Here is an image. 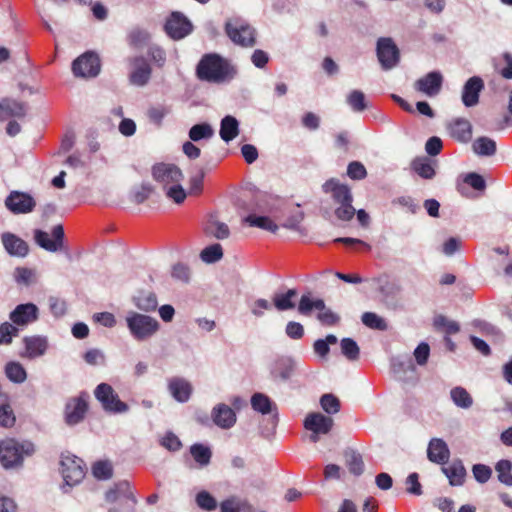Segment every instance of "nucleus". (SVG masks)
I'll return each mask as SVG.
<instances>
[{
	"label": "nucleus",
	"mask_w": 512,
	"mask_h": 512,
	"mask_svg": "<svg viewBox=\"0 0 512 512\" xmlns=\"http://www.w3.org/2000/svg\"><path fill=\"white\" fill-rule=\"evenodd\" d=\"M196 73L201 80L221 83L232 79L236 71L218 54H206L199 61Z\"/></svg>",
	"instance_id": "f257e3e1"
},
{
	"label": "nucleus",
	"mask_w": 512,
	"mask_h": 512,
	"mask_svg": "<svg viewBox=\"0 0 512 512\" xmlns=\"http://www.w3.org/2000/svg\"><path fill=\"white\" fill-rule=\"evenodd\" d=\"M10 322L0 324V345H9L18 336L19 329L15 326H25L38 319V308L33 303L20 304L10 313Z\"/></svg>",
	"instance_id": "f03ea898"
},
{
	"label": "nucleus",
	"mask_w": 512,
	"mask_h": 512,
	"mask_svg": "<svg viewBox=\"0 0 512 512\" xmlns=\"http://www.w3.org/2000/svg\"><path fill=\"white\" fill-rule=\"evenodd\" d=\"M35 445L29 440L5 438L0 441V463L5 469L22 466L25 457L33 455Z\"/></svg>",
	"instance_id": "7ed1b4c3"
},
{
	"label": "nucleus",
	"mask_w": 512,
	"mask_h": 512,
	"mask_svg": "<svg viewBox=\"0 0 512 512\" xmlns=\"http://www.w3.org/2000/svg\"><path fill=\"white\" fill-rule=\"evenodd\" d=\"M131 335L138 341L153 336L159 329L158 321L148 315L133 312L126 318Z\"/></svg>",
	"instance_id": "20e7f679"
},
{
	"label": "nucleus",
	"mask_w": 512,
	"mask_h": 512,
	"mask_svg": "<svg viewBox=\"0 0 512 512\" xmlns=\"http://www.w3.org/2000/svg\"><path fill=\"white\" fill-rule=\"evenodd\" d=\"M96 399L101 403L103 409L111 413L127 412L129 407L120 400L113 387L107 383L99 384L94 391Z\"/></svg>",
	"instance_id": "39448f33"
},
{
	"label": "nucleus",
	"mask_w": 512,
	"mask_h": 512,
	"mask_svg": "<svg viewBox=\"0 0 512 512\" xmlns=\"http://www.w3.org/2000/svg\"><path fill=\"white\" fill-rule=\"evenodd\" d=\"M304 428L311 432L309 440L316 443L320 435H327L334 426V420L330 416L320 412L308 413L303 422Z\"/></svg>",
	"instance_id": "423d86ee"
},
{
	"label": "nucleus",
	"mask_w": 512,
	"mask_h": 512,
	"mask_svg": "<svg viewBox=\"0 0 512 512\" xmlns=\"http://www.w3.org/2000/svg\"><path fill=\"white\" fill-rule=\"evenodd\" d=\"M225 32L231 41L242 47H252L256 43L255 30L248 24L230 21L225 24Z\"/></svg>",
	"instance_id": "0eeeda50"
},
{
	"label": "nucleus",
	"mask_w": 512,
	"mask_h": 512,
	"mask_svg": "<svg viewBox=\"0 0 512 512\" xmlns=\"http://www.w3.org/2000/svg\"><path fill=\"white\" fill-rule=\"evenodd\" d=\"M85 465L75 455H66L61 460V473L67 485L78 484L85 476Z\"/></svg>",
	"instance_id": "6e6552de"
},
{
	"label": "nucleus",
	"mask_w": 512,
	"mask_h": 512,
	"mask_svg": "<svg viewBox=\"0 0 512 512\" xmlns=\"http://www.w3.org/2000/svg\"><path fill=\"white\" fill-rule=\"evenodd\" d=\"M64 236V228L61 224L55 225L52 228V238L43 230L37 229L34 232L35 242L48 252L61 250L63 248Z\"/></svg>",
	"instance_id": "1a4fd4ad"
},
{
	"label": "nucleus",
	"mask_w": 512,
	"mask_h": 512,
	"mask_svg": "<svg viewBox=\"0 0 512 512\" xmlns=\"http://www.w3.org/2000/svg\"><path fill=\"white\" fill-rule=\"evenodd\" d=\"M72 71L77 77H95L100 72V59L93 52H86L72 63Z\"/></svg>",
	"instance_id": "9d476101"
},
{
	"label": "nucleus",
	"mask_w": 512,
	"mask_h": 512,
	"mask_svg": "<svg viewBox=\"0 0 512 512\" xmlns=\"http://www.w3.org/2000/svg\"><path fill=\"white\" fill-rule=\"evenodd\" d=\"M377 57L383 69L388 70L397 65L400 54L391 38H380L377 41Z\"/></svg>",
	"instance_id": "9b49d317"
},
{
	"label": "nucleus",
	"mask_w": 512,
	"mask_h": 512,
	"mask_svg": "<svg viewBox=\"0 0 512 512\" xmlns=\"http://www.w3.org/2000/svg\"><path fill=\"white\" fill-rule=\"evenodd\" d=\"M152 176L154 180L162 184L165 188L168 185L179 183L183 179L181 169L175 164L158 163L152 167Z\"/></svg>",
	"instance_id": "f8f14e48"
},
{
	"label": "nucleus",
	"mask_w": 512,
	"mask_h": 512,
	"mask_svg": "<svg viewBox=\"0 0 512 512\" xmlns=\"http://www.w3.org/2000/svg\"><path fill=\"white\" fill-rule=\"evenodd\" d=\"M5 206L13 214H26L34 210L36 202L28 193L12 191L5 199Z\"/></svg>",
	"instance_id": "ddd939ff"
},
{
	"label": "nucleus",
	"mask_w": 512,
	"mask_h": 512,
	"mask_svg": "<svg viewBox=\"0 0 512 512\" xmlns=\"http://www.w3.org/2000/svg\"><path fill=\"white\" fill-rule=\"evenodd\" d=\"M165 31L172 39L179 40L192 31V24L182 13L173 12L165 23Z\"/></svg>",
	"instance_id": "4468645a"
},
{
	"label": "nucleus",
	"mask_w": 512,
	"mask_h": 512,
	"mask_svg": "<svg viewBox=\"0 0 512 512\" xmlns=\"http://www.w3.org/2000/svg\"><path fill=\"white\" fill-rule=\"evenodd\" d=\"M87 397L86 394H81L66 403L65 421L68 425H76L84 419L88 410Z\"/></svg>",
	"instance_id": "2eb2a0df"
},
{
	"label": "nucleus",
	"mask_w": 512,
	"mask_h": 512,
	"mask_svg": "<svg viewBox=\"0 0 512 512\" xmlns=\"http://www.w3.org/2000/svg\"><path fill=\"white\" fill-rule=\"evenodd\" d=\"M443 84V76L439 71H432L419 78L414 88L429 97L439 94Z\"/></svg>",
	"instance_id": "dca6fc26"
},
{
	"label": "nucleus",
	"mask_w": 512,
	"mask_h": 512,
	"mask_svg": "<svg viewBox=\"0 0 512 512\" xmlns=\"http://www.w3.org/2000/svg\"><path fill=\"white\" fill-rule=\"evenodd\" d=\"M133 70L129 75L131 84L144 86L151 78V67L144 57H135L130 60Z\"/></svg>",
	"instance_id": "f3484780"
},
{
	"label": "nucleus",
	"mask_w": 512,
	"mask_h": 512,
	"mask_svg": "<svg viewBox=\"0 0 512 512\" xmlns=\"http://www.w3.org/2000/svg\"><path fill=\"white\" fill-rule=\"evenodd\" d=\"M323 191L331 194V198L335 205L353 202V195L350 188L339 182V180L331 178L323 184Z\"/></svg>",
	"instance_id": "a211bd4d"
},
{
	"label": "nucleus",
	"mask_w": 512,
	"mask_h": 512,
	"mask_svg": "<svg viewBox=\"0 0 512 512\" xmlns=\"http://www.w3.org/2000/svg\"><path fill=\"white\" fill-rule=\"evenodd\" d=\"M484 88V82L479 76L469 78L464 84L462 102L466 107H473L479 102L480 92Z\"/></svg>",
	"instance_id": "6ab92c4d"
},
{
	"label": "nucleus",
	"mask_w": 512,
	"mask_h": 512,
	"mask_svg": "<svg viewBox=\"0 0 512 512\" xmlns=\"http://www.w3.org/2000/svg\"><path fill=\"white\" fill-rule=\"evenodd\" d=\"M24 352L20 354L21 357L34 359L42 356L47 348L48 341L44 336L33 335L23 338Z\"/></svg>",
	"instance_id": "aec40b11"
},
{
	"label": "nucleus",
	"mask_w": 512,
	"mask_h": 512,
	"mask_svg": "<svg viewBox=\"0 0 512 512\" xmlns=\"http://www.w3.org/2000/svg\"><path fill=\"white\" fill-rule=\"evenodd\" d=\"M427 458L435 464L445 465L450 458L447 443L441 438H432L427 448Z\"/></svg>",
	"instance_id": "412c9836"
},
{
	"label": "nucleus",
	"mask_w": 512,
	"mask_h": 512,
	"mask_svg": "<svg viewBox=\"0 0 512 512\" xmlns=\"http://www.w3.org/2000/svg\"><path fill=\"white\" fill-rule=\"evenodd\" d=\"M2 244L10 256L25 257L29 252L28 244L11 232H5L1 235Z\"/></svg>",
	"instance_id": "4be33fe9"
},
{
	"label": "nucleus",
	"mask_w": 512,
	"mask_h": 512,
	"mask_svg": "<svg viewBox=\"0 0 512 512\" xmlns=\"http://www.w3.org/2000/svg\"><path fill=\"white\" fill-rule=\"evenodd\" d=\"M168 389L173 398L181 403L190 399L193 390L190 382L180 377L171 378L168 382Z\"/></svg>",
	"instance_id": "5701e85b"
},
{
	"label": "nucleus",
	"mask_w": 512,
	"mask_h": 512,
	"mask_svg": "<svg viewBox=\"0 0 512 512\" xmlns=\"http://www.w3.org/2000/svg\"><path fill=\"white\" fill-rule=\"evenodd\" d=\"M214 423L223 428L229 429L236 422V414L234 410L226 404L217 405L212 412Z\"/></svg>",
	"instance_id": "b1692460"
},
{
	"label": "nucleus",
	"mask_w": 512,
	"mask_h": 512,
	"mask_svg": "<svg viewBox=\"0 0 512 512\" xmlns=\"http://www.w3.org/2000/svg\"><path fill=\"white\" fill-rule=\"evenodd\" d=\"M26 115V106L24 103L11 98L0 100V119L4 120L10 117L22 118Z\"/></svg>",
	"instance_id": "393cba45"
},
{
	"label": "nucleus",
	"mask_w": 512,
	"mask_h": 512,
	"mask_svg": "<svg viewBox=\"0 0 512 512\" xmlns=\"http://www.w3.org/2000/svg\"><path fill=\"white\" fill-rule=\"evenodd\" d=\"M442 472L446 475L451 486L463 485L466 477V469L460 459L454 460L449 466H443Z\"/></svg>",
	"instance_id": "a878e982"
},
{
	"label": "nucleus",
	"mask_w": 512,
	"mask_h": 512,
	"mask_svg": "<svg viewBox=\"0 0 512 512\" xmlns=\"http://www.w3.org/2000/svg\"><path fill=\"white\" fill-rule=\"evenodd\" d=\"M251 406L253 410L265 415L274 413V418H277V406L271 399L263 393H255L251 397Z\"/></svg>",
	"instance_id": "bb28decb"
},
{
	"label": "nucleus",
	"mask_w": 512,
	"mask_h": 512,
	"mask_svg": "<svg viewBox=\"0 0 512 512\" xmlns=\"http://www.w3.org/2000/svg\"><path fill=\"white\" fill-rule=\"evenodd\" d=\"M450 133L454 139L460 142H467L472 137V126L466 119H456L450 125Z\"/></svg>",
	"instance_id": "cd10ccee"
},
{
	"label": "nucleus",
	"mask_w": 512,
	"mask_h": 512,
	"mask_svg": "<svg viewBox=\"0 0 512 512\" xmlns=\"http://www.w3.org/2000/svg\"><path fill=\"white\" fill-rule=\"evenodd\" d=\"M221 512H254L253 506L247 501L232 496L220 503Z\"/></svg>",
	"instance_id": "c85d7f7f"
},
{
	"label": "nucleus",
	"mask_w": 512,
	"mask_h": 512,
	"mask_svg": "<svg viewBox=\"0 0 512 512\" xmlns=\"http://www.w3.org/2000/svg\"><path fill=\"white\" fill-rule=\"evenodd\" d=\"M314 309L319 311L325 310L324 300L320 298L313 299L310 292L303 294L298 304V312L301 315L308 316Z\"/></svg>",
	"instance_id": "c756f323"
},
{
	"label": "nucleus",
	"mask_w": 512,
	"mask_h": 512,
	"mask_svg": "<svg viewBox=\"0 0 512 512\" xmlns=\"http://www.w3.org/2000/svg\"><path fill=\"white\" fill-rule=\"evenodd\" d=\"M296 289H288L285 293H276L273 296V305L278 311L292 310L296 307L294 298L297 296Z\"/></svg>",
	"instance_id": "7c9ffc66"
},
{
	"label": "nucleus",
	"mask_w": 512,
	"mask_h": 512,
	"mask_svg": "<svg viewBox=\"0 0 512 512\" xmlns=\"http://www.w3.org/2000/svg\"><path fill=\"white\" fill-rule=\"evenodd\" d=\"M220 137L225 142H230L239 134V124L233 116H225L221 120Z\"/></svg>",
	"instance_id": "2f4dec72"
},
{
	"label": "nucleus",
	"mask_w": 512,
	"mask_h": 512,
	"mask_svg": "<svg viewBox=\"0 0 512 512\" xmlns=\"http://www.w3.org/2000/svg\"><path fill=\"white\" fill-rule=\"evenodd\" d=\"M204 231L207 235L221 240L228 238L230 235L229 227L225 223L218 221L213 216H211L207 221Z\"/></svg>",
	"instance_id": "473e14b6"
},
{
	"label": "nucleus",
	"mask_w": 512,
	"mask_h": 512,
	"mask_svg": "<svg viewBox=\"0 0 512 512\" xmlns=\"http://www.w3.org/2000/svg\"><path fill=\"white\" fill-rule=\"evenodd\" d=\"M16 423V416L8 402V397L1 396L0 398V427L9 429Z\"/></svg>",
	"instance_id": "72a5a7b5"
},
{
	"label": "nucleus",
	"mask_w": 512,
	"mask_h": 512,
	"mask_svg": "<svg viewBox=\"0 0 512 512\" xmlns=\"http://www.w3.org/2000/svg\"><path fill=\"white\" fill-rule=\"evenodd\" d=\"M435 330L443 332L445 337L457 334L460 331V325L444 315H437L433 320Z\"/></svg>",
	"instance_id": "f704fd0d"
},
{
	"label": "nucleus",
	"mask_w": 512,
	"mask_h": 512,
	"mask_svg": "<svg viewBox=\"0 0 512 512\" xmlns=\"http://www.w3.org/2000/svg\"><path fill=\"white\" fill-rule=\"evenodd\" d=\"M135 306L142 311L151 312L155 311L158 305L157 297L153 292H140L134 298Z\"/></svg>",
	"instance_id": "c9c22d12"
},
{
	"label": "nucleus",
	"mask_w": 512,
	"mask_h": 512,
	"mask_svg": "<svg viewBox=\"0 0 512 512\" xmlns=\"http://www.w3.org/2000/svg\"><path fill=\"white\" fill-rule=\"evenodd\" d=\"M243 221L251 227H257L272 233H276L278 230V225L267 216H256L254 214H250L246 216Z\"/></svg>",
	"instance_id": "e433bc0d"
},
{
	"label": "nucleus",
	"mask_w": 512,
	"mask_h": 512,
	"mask_svg": "<svg viewBox=\"0 0 512 512\" xmlns=\"http://www.w3.org/2000/svg\"><path fill=\"white\" fill-rule=\"evenodd\" d=\"M5 374L7 378L14 383H23L27 378L25 368L15 361L8 362L5 366Z\"/></svg>",
	"instance_id": "4c0bfd02"
},
{
	"label": "nucleus",
	"mask_w": 512,
	"mask_h": 512,
	"mask_svg": "<svg viewBox=\"0 0 512 512\" xmlns=\"http://www.w3.org/2000/svg\"><path fill=\"white\" fill-rule=\"evenodd\" d=\"M473 150L480 156H492L496 153V142L488 137H479L473 143Z\"/></svg>",
	"instance_id": "58836bf2"
},
{
	"label": "nucleus",
	"mask_w": 512,
	"mask_h": 512,
	"mask_svg": "<svg viewBox=\"0 0 512 512\" xmlns=\"http://www.w3.org/2000/svg\"><path fill=\"white\" fill-rule=\"evenodd\" d=\"M411 167L420 177L432 179L435 176V169L428 158H416Z\"/></svg>",
	"instance_id": "ea45409f"
},
{
	"label": "nucleus",
	"mask_w": 512,
	"mask_h": 512,
	"mask_svg": "<svg viewBox=\"0 0 512 512\" xmlns=\"http://www.w3.org/2000/svg\"><path fill=\"white\" fill-rule=\"evenodd\" d=\"M450 396L454 404L460 408L468 409L473 404V399L463 387H455L451 390Z\"/></svg>",
	"instance_id": "a19ab883"
},
{
	"label": "nucleus",
	"mask_w": 512,
	"mask_h": 512,
	"mask_svg": "<svg viewBox=\"0 0 512 512\" xmlns=\"http://www.w3.org/2000/svg\"><path fill=\"white\" fill-rule=\"evenodd\" d=\"M190 453L194 460L201 466H206L211 461L212 452L209 447L203 444H193L190 447Z\"/></svg>",
	"instance_id": "79ce46f5"
},
{
	"label": "nucleus",
	"mask_w": 512,
	"mask_h": 512,
	"mask_svg": "<svg viewBox=\"0 0 512 512\" xmlns=\"http://www.w3.org/2000/svg\"><path fill=\"white\" fill-rule=\"evenodd\" d=\"M214 135V130L208 123H200L192 126L189 130L191 141L198 142L202 139H209Z\"/></svg>",
	"instance_id": "37998d69"
},
{
	"label": "nucleus",
	"mask_w": 512,
	"mask_h": 512,
	"mask_svg": "<svg viewBox=\"0 0 512 512\" xmlns=\"http://www.w3.org/2000/svg\"><path fill=\"white\" fill-rule=\"evenodd\" d=\"M341 353L349 361H357L360 356L358 344L352 338H343L340 342Z\"/></svg>",
	"instance_id": "c03bdc74"
},
{
	"label": "nucleus",
	"mask_w": 512,
	"mask_h": 512,
	"mask_svg": "<svg viewBox=\"0 0 512 512\" xmlns=\"http://www.w3.org/2000/svg\"><path fill=\"white\" fill-rule=\"evenodd\" d=\"M362 323L370 329L385 331L388 329L387 322L374 312H365L361 317Z\"/></svg>",
	"instance_id": "a18cd8bd"
},
{
	"label": "nucleus",
	"mask_w": 512,
	"mask_h": 512,
	"mask_svg": "<svg viewBox=\"0 0 512 512\" xmlns=\"http://www.w3.org/2000/svg\"><path fill=\"white\" fill-rule=\"evenodd\" d=\"M495 470L498 475V480L501 483H503L507 486H512V473H511L512 463H511V461L506 460V459L500 460L496 464Z\"/></svg>",
	"instance_id": "49530a36"
},
{
	"label": "nucleus",
	"mask_w": 512,
	"mask_h": 512,
	"mask_svg": "<svg viewBox=\"0 0 512 512\" xmlns=\"http://www.w3.org/2000/svg\"><path fill=\"white\" fill-rule=\"evenodd\" d=\"M200 257L205 263H215L223 257L222 246L218 243L209 245L201 251Z\"/></svg>",
	"instance_id": "de8ad7c7"
},
{
	"label": "nucleus",
	"mask_w": 512,
	"mask_h": 512,
	"mask_svg": "<svg viewBox=\"0 0 512 512\" xmlns=\"http://www.w3.org/2000/svg\"><path fill=\"white\" fill-rule=\"evenodd\" d=\"M321 408L329 415L336 414L340 411V400L333 394H323L320 398Z\"/></svg>",
	"instance_id": "09e8293b"
},
{
	"label": "nucleus",
	"mask_w": 512,
	"mask_h": 512,
	"mask_svg": "<svg viewBox=\"0 0 512 512\" xmlns=\"http://www.w3.org/2000/svg\"><path fill=\"white\" fill-rule=\"evenodd\" d=\"M346 465L349 472L355 476H360L364 471V462L362 457L354 451L346 454Z\"/></svg>",
	"instance_id": "8fccbe9b"
},
{
	"label": "nucleus",
	"mask_w": 512,
	"mask_h": 512,
	"mask_svg": "<svg viewBox=\"0 0 512 512\" xmlns=\"http://www.w3.org/2000/svg\"><path fill=\"white\" fill-rule=\"evenodd\" d=\"M347 103L355 112H362L367 108L365 94L360 90H353L347 97Z\"/></svg>",
	"instance_id": "3c124183"
},
{
	"label": "nucleus",
	"mask_w": 512,
	"mask_h": 512,
	"mask_svg": "<svg viewBox=\"0 0 512 512\" xmlns=\"http://www.w3.org/2000/svg\"><path fill=\"white\" fill-rule=\"evenodd\" d=\"M293 363L290 360H281L277 362L276 367L272 371L274 379L287 380L293 372Z\"/></svg>",
	"instance_id": "603ef678"
},
{
	"label": "nucleus",
	"mask_w": 512,
	"mask_h": 512,
	"mask_svg": "<svg viewBox=\"0 0 512 512\" xmlns=\"http://www.w3.org/2000/svg\"><path fill=\"white\" fill-rule=\"evenodd\" d=\"M338 341L337 337L333 334H329L325 339H318L314 342L313 348L317 355L324 358L329 354V345L336 344Z\"/></svg>",
	"instance_id": "864d4df0"
},
{
	"label": "nucleus",
	"mask_w": 512,
	"mask_h": 512,
	"mask_svg": "<svg viewBox=\"0 0 512 512\" xmlns=\"http://www.w3.org/2000/svg\"><path fill=\"white\" fill-rule=\"evenodd\" d=\"M195 501L203 510L212 511L217 507L216 499L207 491L203 490L197 493Z\"/></svg>",
	"instance_id": "5fc2aeb1"
},
{
	"label": "nucleus",
	"mask_w": 512,
	"mask_h": 512,
	"mask_svg": "<svg viewBox=\"0 0 512 512\" xmlns=\"http://www.w3.org/2000/svg\"><path fill=\"white\" fill-rule=\"evenodd\" d=\"M95 478L107 480L112 477V466L108 461H98L92 467Z\"/></svg>",
	"instance_id": "6e6d98bb"
},
{
	"label": "nucleus",
	"mask_w": 512,
	"mask_h": 512,
	"mask_svg": "<svg viewBox=\"0 0 512 512\" xmlns=\"http://www.w3.org/2000/svg\"><path fill=\"white\" fill-rule=\"evenodd\" d=\"M335 216L341 221H350L353 219L356 210L352 205V202L342 203L336 205Z\"/></svg>",
	"instance_id": "4d7b16f0"
},
{
	"label": "nucleus",
	"mask_w": 512,
	"mask_h": 512,
	"mask_svg": "<svg viewBox=\"0 0 512 512\" xmlns=\"http://www.w3.org/2000/svg\"><path fill=\"white\" fill-rule=\"evenodd\" d=\"M205 177V171L203 168H199L195 175H192L189 180V193L198 195L203 190V180Z\"/></svg>",
	"instance_id": "13d9d810"
},
{
	"label": "nucleus",
	"mask_w": 512,
	"mask_h": 512,
	"mask_svg": "<svg viewBox=\"0 0 512 512\" xmlns=\"http://www.w3.org/2000/svg\"><path fill=\"white\" fill-rule=\"evenodd\" d=\"M347 175L353 180H361L366 177L367 171L361 162L353 161L348 164Z\"/></svg>",
	"instance_id": "bf43d9fd"
},
{
	"label": "nucleus",
	"mask_w": 512,
	"mask_h": 512,
	"mask_svg": "<svg viewBox=\"0 0 512 512\" xmlns=\"http://www.w3.org/2000/svg\"><path fill=\"white\" fill-rule=\"evenodd\" d=\"M473 476L479 483H486L492 474L489 466L484 464H475L472 468Z\"/></svg>",
	"instance_id": "052dcab7"
},
{
	"label": "nucleus",
	"mask_w": 512,
	"mask_h": 512,
	"mask_svg": "<svg viewBox=\"0 0 512 512\" xmlns=\"http://www.w3.org/2000/svg\"><path fill=\"white\" fill-rule=\"evenodd\" d=\"M33 270L26 267H19L15 270V280L19 284L30 285L34 281Z\"/></svg>",
	"instance_id": "680f3d73"
},
{
	"label": "nucleus",
	"mask_w": 512,
	"mask_h": 512,
	"mask_svg": "<svg viewBox=\"0 0 512 512\" xmlns=\"http://www.w3.org/2000/svg\"><path fill=\"white\" fill-rule=\"evenodd\" d=\"M153 191V188L149 184H142L140 187H138L132 195V200L136 204H141L144 201H146L151 193Z\"/></svg>",
	"instance_id": "e2e57ef3"
},
{
	"label": "nucleus",
	"mask_w": 512,
	"mask_h": 512,
	"mask_svg": "<svg viewBox=\"0 0 512 512\" xmlns=\"http://www.w3.org/2000/svg\"><path fill=\"white\" fill-rule=\"evenodd\" d=\"M166 195L177 204H181L186 198V192L180 185V182L175 183L170 188H168Z\"/></svg>",
	"instance_id": "0e129e2a"
},
{
	"label": "nucleus",
	"mask_w": 512,
	"mask_h": 512,
	"mask_svg": "<svg viewBox=\"0 0 512 512\" xmlns=\"http://www.w3.org/2000/svg\"><path fill=\"white\" fill-rule=\"evenodd\" d=\"M318 320L326 326H334L340 321V317L325 307V310L319 311Z\"/></svg>",
	"instance_id": "69168bd1"
},
{
	"label": "nucleus",
	"mask_w": 512,
	"mask_h": 512,
	"mask_svg": "<svg viewBox=\"0 0 512 512\" xmlns=\"http://www.w3.org/2000/svg\"><path fill=\"white\" fill-rule=\"evenodd\" d=\"M161 445L169 451H178L182 447L179 438L172 432L167 433L161 440Z\"/></svg>",
	"instance_id": "338daca9"
},
{
	"label": "nucleus",
	"mask_w": 512,
	"mask_h": 512,
	"mask_svg": "<svg viewBox=\"0 0 512 512\" xmlns=\"http://www.w3.org/2000/svg\"><path fill=\"white\" fill-rule=\"evenodd\" d=\"M407 492L413 495H421L422 494V486L419 482V476L416 472L411 473L406 479Z\"/></svg>",
	"instance_id": "774afa93"
}]
</instances>
